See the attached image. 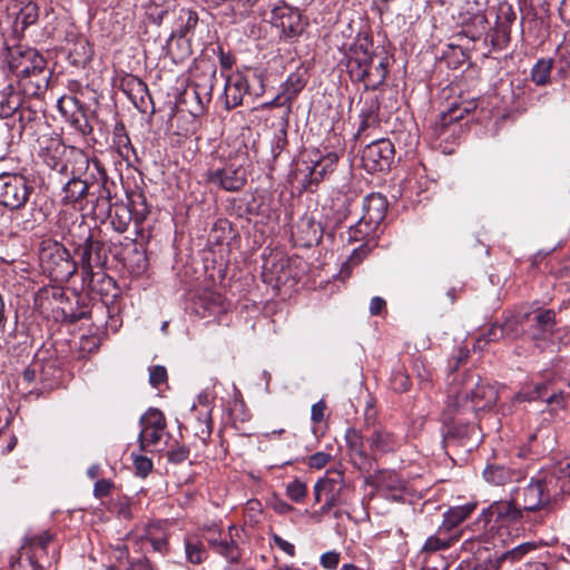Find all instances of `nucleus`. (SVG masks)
<instances>
[{
  "instance_id": "f257e3e1",
  "label": "nucleus",
  "mask_w": 570,
  "mask_h": 570,
  "mask_svg": "<svg viewBox=\"0 0 570 570\" xmlns=\"http://www.w3.org/2000/svg\"><path fill=\"white\" fill-rule=\"evenodd\" d=\"M499 400V390L479 374L465 372L448 392L442 422L446 439H463L474 429L480 411L491 410Z\"/></svg>"
},
{
  "instance_id": "f03ea898",
  "label": "nucleus",
  "mask_w": 570,
  "mask_h": 570,
  "mask_svg": "<svg viewBox=\"0 0 570 570\" xmlns=\"http://www.w3.org/2000/svg\"><path fill=\"white\" fill-rule=\"evenodd\" d=\"M346 69L355 82H363L366 89L375 90L384 83L387 75L386 57L373 51L368 37H358L348 48Z\"/></svg>"
},
{
  "instance_id": "7ed1b4c3",
  "label": "nucleus",
  "mask_w": 570,
  "mask_h": 570,
  "mask_svg": "<svg viewBox=\"0 0 570 570\" xmlns=\"http://www.w3.org/2000/svg\"><path fill=\"white\" fill-rule=\"evenodd\" d=\"M563 491L564 481L557 472L539 473L522 491V509L529 512L541 510L556 502Z\"/></svg>"
},
{
  "instance_id": "20e7f679",
  "label": "nucleus",
  "mask_w": 570,
  "mask_h": 570,
  "mask_svg": "<svg viewBox=\"0 0 570 570\" xmlns=\"http://www.w3.org/2000/svg\"><path fill=\"white\" fill-rule=\"evenodd\" d=\"M80 242H73L75 254L79 256L80 267L83 274V281L89 285L95 276L102 271L108 261V253L102 240L95 237L91 229L85 225H78Z\"/></svg>"
},
{
  "instance_id": "39448f33",
  "label": "nucleus",
  "mask_w": 570,
  "mask_h": 570,
  "mask_svg": "<svg viewBox=\"0 0 570 570\" xmlns=\"http://www.w3.org/2000/svg\"><path fill=\"white\" fill-rule=\"evenodd\" d=\"M39 259L43 272L55 282H68L78 268L69 250L62 244L50 239L41 243Z\"/></svg>"
},
{
  "instance_id": "423d86ee",
  "label": "nucleus",
  "mask_w": 570,
  "mask_h": 570,
  "mask_svg": "<svg viewBox=\"0 0 570 570\" xmlns=\"http://www.w3.org/2000/svg\"><path fill=\"white\" fill-rule=\"evenodd\" d=\"M129 205L115 202L110 212L105 213V217L110 219L112 229L119 234H122L128 229L132 219L137 225H139L149 214L146 197L142 193H132L129 196Z\"/></svg>"
},
{
  "instance_id": "0eeeda50",
  "label": "nucleus",
  "mask_w": 570,
  "mask_h": 570,
  "mask_svg": "<svg viewBox=\"0 0 570 570\" xmlns=\"http://www.w3.org/2000/svg\"><path fill=\"white\" fill-rule=\"evenodd\" d=\"M263 91L264 81L261 75L253 73L252 77H248L235 72L226 78L223 95L224 106L230 110L243 104L245 95L259 96Z\"/></svg>"
},
{
  "instance_id": "6e6552de",
  "label": "nucleus",
  "mask_w": 570,
  "mask_h": 570,
  "mask_svg": "<svg viewBox=\"0 0 570 570\" xmlns=\"http://www.w3.org/2000/svg\"><path fill=\"white\" fill-rule=\"evenodd\" d=\"M515 401L521 402H533L543 401L551 406V411L564 410L567 406V396L563 391H552L551 382L537 383L533 387L527 392L517 393L510 401V403H502L498 412L503 415L510 414L513 411V404Z\"/></svg>"
},
{
  "instance_id": "1a4fd4ad",
  "label": "nucleus",
  "mask_w": 570,
  "mask_h": 570,
  "mask_svg": "<svg viewBox=\"0 0 570 570\" xmlns=\"http://www.w3.org/2000/svg\"><path fill=\"white\" fill-rule=\"evenodd\" d=\"M32 187L23 175L0 174V205L11 210L20 209L26 205Z\"/></svg>"
},
{
  "instance_id": "9d476101",
  "label": "nucleus",
  "mask_w": 570,
  "mask_h": 570,
  "mask_svg": "<svg viewBox=\"0 0 570 570\" xmlns=\"http://www.w3.org/2000/svg\"><path fill=\"white\" fill-rule=\"evenodd\" d=\"M395 155L394 145L390 139H376L367 144L362 150V166L368 173L389 170Z\"/></svg>"
},
{
  "instance_id": "9b49d317",
  "label": "nucleus",
  "mask_w": 570,
  "mask_h": 570,
  "mask_svg": "<svg viewBox=\"0 0 570 570\" xmlns=\"http://www.w3.org/2000/svg\"><path fill=\"white\" fill-rule=\"evenodd\" d=\"M140 433L138 442L141 451H148L149 448L156 446L161 441L167 428L164 413L155 407H150L140 417Z\"/></svg>"
},
{
  "instance_id": "f8f14e48",
  "label": "nucleus",
  "mask_w": 570,
  "mask_h": 570,
  "mask_svg": "<svg viewBox=\"0 0 570 570\" xmlns=\"http://www.w3.org/2000/svg\"><path fill=\"white\" fill-rule=\"evenodd\" d=\"M38 156L52 170L66 174L68 166L66 163L67 146L58 135H42L38 138Z\"/></svg>"
},
{
  "instance_id": "ddd939ff",
  "label": "nucleus",
  "mask_w": 570,
  "mask_h": 570,
  "mask_svg": "<svg viewBox=\"0 0 570 570\" xmlns=\"http://www.w3.org/2000/svg\"><path fill=\"white\" fill-rule=\"evenodd\" d=\"M8 66L17 79H21L47 67L46 59L33 48L9 50Z\"/></svg>"
},
{
  "instance_id": "4468645a",
  "label": "nucleus",
  "mask_w": 570,
  "mask_h": 570,
  "mask_svg": "<svg viewBox=\"0 0 570 570\" xmlns=\"http://www.w3.org/2000/svg\"><path fill=\"white\" fill-rule=\"evenodd\" d=\"M51 541L52 535L48 531L31 538L28 547H23L11 562L12 570H45V566L39 563V551H46Z\"/></svg>"
},
{
  "instance_id": "2eb2a0df",
  "label": "nucleus",
  "mask_w": 570,
  "mask_h": 570,
  "mask_svg": "<svg viewBox=\"0 0 570 570\" xmlns=\"http://www.w3.org/2000/svg\"><path fill=\"white\" fill-rule=\"evenodd\" d=\"M272 23L281 29L282 37L285 39L298 37L305 27L301 11L285 2L273 9Z\"/></svg>"
},
{
  "instance_id": "dca6fc26",
  "label": "nucleus",
  "mask_w": 570,
  "mask_h": 570,
  "mask_svg": "<svg viewBox=\"0 0 570 570\" xmlns=\"http://www.w3.org/2000/svg\"><path fill=\"white\" fill-rule=\"evenodd\" d=\"M246 169L242 165L233 163L223 168L209 169L207 171L208 183L216 185L227 191H237L246 184Z\"/></svg>"
},
{
  "instance_id": "f3484780",
  "label": "nucleus",
  "mask_w": 570,
  "mask_h": 570,
  "mask_svg": "<svg viewBox=\"0 0 570 570\" xmlns=\"http://www.w3.org/2000/svg\"><path fill=\"white\" fill-rule=\"evenodd\" d=\"M523 511L514 499L500 500L483 510L482 518L487 523L493 521L499 525H511L521 521Z\"/></svg>"
},
{
  "instance_id": "a211bd4d",
  "label": "nucleus",
  "mask_w": 570,
  "mask_h": 570,
  "mask_svg": "<svg viewBox=\"0 0 570 570\" xmlns=\"http://www.w3.org/2000/svg\"><path fill=\"white\" fill-rule=\"evenodd\" d=\"M98 174L99 183L96 185L97 190L95 191L96 199L94 205V213L97 217H105V213L110 212V208L115 204L112 202L116 198V184L107 177L104 168L100 167L98 161L94 163ZM95 188V185H94Z\"/></svg>"
},
{
  "instance_id": "6ab92c4d",
  "label": "nucleus",
  "mask_w": 570,
  "mask_h": 570,
  "mask_svg": "<svg viewBox=\"0 0 570 570\" xmlns=\"http://www.w3.org/2000/svg\"><path fill=\"white\" fill-rule=\"evenodd\" d=\"M338 156L336 153L328 151L326 155L317 157V153L315 154V158H311L312 166H306L308 170V177L305 179L304 187L308 190H313V186H317L324 177L332 173L337 164Z\"/></svg>"
},
{
  "instance_id": "aec40b11",
  "label": "nucleus",
  "mask_w": 570,
  "mask_h": 570,
  "mask_svg": "<svg viewBox=\"0 0 570 570\" xmlns=\"http://www.w3.org/2000/svg\"><path fill=\"white\" fill-rule=\"evenodd\" d=\"M556 312L553 309H539L530 315V333L534 340H547L557 328Z\"/></svg>"
},
{
  "instance_id": "412c9836",
  "label": "nucleus",
  "mask_w": 570,
  "mask_h": 570,
  "mask_svg": "<svg viewBox=\"0 0 570 570\" xmlns=\"http://www.w3.org/2000/svg\"><path fill=\"white\" fill-rule=\"evenodd\" d=\"M387 210V200L385 196L379 193H372L363 200V214L361 219L368 222L370 225L380 227L385 218Z\"/></svg>"
},
{
  "instance_id": "4be33fe9",
  "label": "nucleus",
  "mask_w": 570,
  "mask_h": 570,
  "mask_svg": "<svg viewBox=\"0 0 570 570\" xmlns=\"http://www.w3.org/2000/svg\"><path fill=\"white\" fill-rule=\"evenodd\" d=\"M485 482L494 487H504L507 484L519 482L523 479L520 470H514L501 464H489L483 470Z\"/></svg>"
},
{
  "instance_id": "5701e85b",
  "label": "nucleus",
  "mask_w": 570,
  "mask_h": 570,
  "mask_svg": "<svg viewBox=\"0 0 570 570\" xmlns=\"http://www.w3.org/2000/svg\"><path fill=\"white\" fill-rule=\"evenodd\" d=\"M476 503L469 502L463 505L452 507L443 514L442 524L439 527V534L452 532L463 521H465L475 510Z\"/></svg>"
},
{
  "instance_id": "b1692460",
  "label": "nucleus",
  "mask_w": 570,
  "mask_h": 570,
  "mask_svg": "<svg viewBox=\"0 0 570 570\" xmlns=\"http://www.w3.org/2000/svg\"><path fill=\"white\" fill-rule=\"evenodd\" d=\"M197 22L198 16L195 11L185 8L179 9L176 20V27L173 30L167 42V47L169 48L170 51H173L175 38L178 37L177 43L183 41V39L186 38L187 35L196 27Z\"/></svg>"
},
{
  "instance_id": "393cba45",
  "label": "nucleus",
  "mask_w": 570,
  "mask_h": 570,
  "mask_svg": "<svg viewBox=\"0 0 570 570\" xmlns=\"http://www.w3.org/2000/svg\"><path fill=\"white\" fill-rule=\"evenodd\" d=\"M476 104L474 100H465L460 104L453 102L448 110L442 111L439 116V120L435 122L436 130L441 132L450 124L459 121L475 110Z\"/></svg>"
},
{
  "instance_id": "a878e982",
  "label": "nucleus",
  "mask_w": 570,
  "mask_h": 570,
  "mask_svg": "<svg viewBox=\"0 0 570 570\" xmlns=\"http://www.w3.org/2000/svg\"><path fill=\"white\" fill-rule=\"evenodd\" d=\"M535 549V544L532 542L521 543L511 550H508L500 556H495L494 558L489 557L487 559L485 569L487 570H500L504 562L514 563L523 559V557L533 551Z\"/></svg>"
},
{
  "instance_id": "bb28decb",
  "label": "nucleus",
  "mask_w": 570,
  "mask_h": 570,
  "mask_svg": "<svg viewBox=\"0 0 570 570\" xmlns=\"http://www.w3.org/2000/svg\"><path fill=\"white\" fill-rule=\"evenodd\" d=\"M373 453L393 452L399 446V440L393 432L385 428L375 429L367 439Z\"/></svg>"
},
{
  "instance_id": "cd10ccee",
  "label": "nucleus",
  "mask_w": 570,
  "mask_h": 570,
  "mask_svg": "<svg viewBox=\"0 0 570 570\" xmlns=\"http://www.w3.org/2000/svg\"><path fill=\"white\" fill-rule=\"evenodd\" d=\"M21 96L6 80L0 81V118L12 116L20 107Z\"/></svg>"
},
{
  "instance_id": "c85d7f7f",
  "label": "nucleus",
  "mask_w": 570,
  "mask_h": 570,
  "mask_svg": "<svg viewBox=\"0 0 570 570\" xmlns=\"http://www.w3.org/2000/svg\"><path fill=\"white\" fill-rule=\"evenodd\" d=\"M94 185H88L87 181L79 178H71L62 189L61 200L65 205H70L79 202L85 196H94L95 190H91Z\"/></svg>"
},
{
  "instance_id": "c756f323",
  "label": "nucleus",
  "mask_w": 570,
  "mask_h": 570,
  "mask_svg": "<svg viewBox=\"0 0 570 570\" xmlns=\"http://www.w3.org/2000/svg\"><path fill=\"white\" fill-rule=\"evenodd\" d=\"M49 79V72L45 67L39 72L18 79V82L26 95L38 96L48 88Z\"/></svg>"
},
{
  "instance_id": "7c9ffc66",
  "label": "nucleus",
  "mask_w": 570,
  "mask_h": 570,
  "mask_svg": "<svg viewBox=\"0 0 570 570\" xmlns=\"http://www.w3.org/2000/svg\"><path fill=\"white\" fill-rule=\"evenodd\" d=\"M379 110L380 102L377 98L370 97L363 101V106L360 110L361 122L357 130L358 135L379 125Z\"/></svg>"
},
{
  "instance_id": "2f4dec72",
  "label": "nucleus",
  "mask_w": 570,
  "mask_h": 570,
  "mask_svg": "<svg viewBox=\"0 0 570 570\" xmlns=\"http://www.w3.org/2000/svg\"><path fill=\"white\" fill-rule=\"evenodd\" d=\"M217 69L215 66L210 65L205 70H203L199 75L196 76L194 87L195 95L197 99L202 102V96L206 98L207 101L212 98V92L214 89V83L216 81Z\"/></svg>"
},
{
  "instance_id": "473e14b6",
  "label": "nucleus",
  "mask_w": 570,
  "mask_h": 570,
  "mask_svg": "<svg viewBox=\"0 0 570 570\" xmlns=\"http://www.w3.org/2000/svg\"><path fill=\"white\" fill-rule=\"evenodd\" d=\"M306 72L305 71H296L291 73L286 81L283 85V98L284 104H287V112L291 111L292 101L298 96V94L306 86Z\"/></svg>"
},
{
  "instance_id": "72a5a7b5",
  "label": "nucleus",
  "mask_w": 570,
  "mask_h": 570,
  "mask_svg": "<svg viewBox=\"0 0 570 570\" xmlns=\"http://www.w3.org/2000/svg\"><path fill=\"white\" fill-rule=\"evenodd\" d=\"M379 228L375 225H370L368 222L358 219L357 223L348 228V243H370V240L377 242Z\"/></svg>"
},
{
  "instance_id": "f704fd0d",
  "label": "nucleus",
  "mask_w": 570,
  "mask_h": 570,
  "mask_svg": "<svg viewBox=\"0 0 570 570\" xmlns=\"http://www.w3.org/2000/svg\"><path fill=\"white\" fill-rule=\"evenodd\" d=\"M412 371L421 389H429L432 386L434 370L425 357L421 355L415 356L412 362Z\"/></svg>"
},
{
  "instance_id": "c9c22d12",
  "label": "nucleus",
  "mask_w": 570,
  "mask_h": 570,
  "mask_svg": "<svg viewBox=\"0 0 570 570\" xmlns=\"http://www.w3.org/2000/svg\"><path fill=\"white\" fill-rule=\"evenodd\" d=\"M39 18V7L35 2L26 3L18 12L14 20V30L23 32L30 26H33Z\"/></svg>"
},
{
  "instance_id": "e433bc0d",
  "label": "nucleus",
  "mask_w": 570,
  "mask_h": 570,
  "mask_svg": "<svg viewBox=\"0 0 570 570\" xmlns=\"http://www.w3.org/2000/svg\"><path fill=\"white\" fill-rule=\"evenodd\" d=\"M530 318V314H509L501 323L504 338L515 340L523 333V322Z\"/></svg>"
},
{
  "instance_id": "4c0bfd02",
  "label": "nucleus",
  "mask_w": 570,
  "mask_h": 570,
  "mask_svg": "<svg viewBox=\"0 0 570 570\" xmlns=\"http://www.w3.org/2000/svg\"><path fill=\"white\" fill-rule=\"evenodd\" d=\"M458 535H452L450 532H445L443 534H439V532L434 535H430L423 544V552H436L440 550L449 549L456 540Z\"/></svg>"
},
{
  "instance_id": "58836bf2",
  "label": "nucleus",
  "mask_w": 570,
  "mask_h": 570,
  "mask_svg": "<svg viewBox=\"0 0 570 570\" xmlns=\"http://www.w3.org/2000/svg\"><path fill=\"white\" fill-rule=\"evenodd\" d=\"M121 86L129 98L136 104L139 98L144 100V96L148 95V87L140 78L136 76H127L122 79Z\"/></svg>"
},
{
  "instance_id": "ea45409f",
  "label": "nucleus",
  "mask_w": 570,
  "mask_h": 570,
  "mask_svg": "<svg viewBox=\"0 0 570 570\" xmlns=\"http://www.w3.org/2000/svg\"><path fill=\"white\" fill-rule=\"evenodd\" d=\"M40 380L48 387H52L60 377L61 370L59 368L56 360H46L45 362L38 361Z\"/></svg>"
},
{
  "instance_id": "a19ab883",
  "label": "nucleus",
  "mask_w": 570,
  "mask_h": 570,
  "mask_svg": "<svg viewBox=\"0 0 570 570\" xmlns=\"http://www.w3.org/2000/svg\"><path fill=\"white\" fill-rule=\"evenodd\" d=\"M352 487L344 488H326L325 489V499H327L332 505L335 508L346 507L351 504L352 501Z\"/></svg>"
},
{
  "instance_id": "79ce46f5",
  "label": "nucleus",
  "mask_w": 570,
  "mask_h": 570,
  "mask_svg": "<svg viewBox=\"0 0 570 570\" xmlns=\"http://www.w3.org/2000/svg\"><path fill=\"white\" fill-rule=\"evenodd\" d=\"M185 550L187 560L194 564H199L207 558L206 549L198 539L186 538Z\"/></svg>"
},
{
  "instance_id": "37998d69",
  "label": "nucleus",
  "mask_w": 570,
  "mask_h": 570,
  "mask_svg": "<svg viewBox=\"0 0 570 570\" xmlns=\"http://www.w3.org/2000/svg\"><path fill=\"white\" fill-rule=\"evenodd\" d=\"M345 440L348 451L352 454L357 455L361 459H366L367 455L364 451L363 436L358 430L348 428L345 433Z\"/></svg>"
},
{
  "instance_id": "c03bdc74",
  "label": "nucleus",
  "mask_w": 570,
  "mask_h": 570,
  "mask_svg": "<svg viewBox=\"0 0 570 570\" xmlns=\"http://www.w3.org/2000/svg\"><path fill=\"white\" fill-rule=\"evenodd\" d=\"M216 553L226 558L229 562L236 563L240 559V550L238 544L230 538V535H224L223 541L218 544L215 550Z\"/></svg>"
},
{
  "instance_id": "a18cd8bd",
  "label": "nucleus",
  "mask_w": 570,
  "mask_h": 570,
  "mask_svg": "<svg viewBox=\"0 0 570 570\" xmlns=\"http://www.w3.org/2000/svg\"><path fill=\"white\" fill-rule=\"evenodd\" d=\"M554 61L552 59H540L532 67L531 79L534 83L542 86L549 81L551 68Z\"/></svg>"
},
{
  "instance_id": "49530a36",
  "label": "nucleus",
  "mask_w": 570,
  "mask_h": 570,
  "mask_svg": "<svg viewBox=\"0 0 570 570\" xmlns=\"http://www.w3.org/2000/svg\"><path fill=\"white\" fill-rule=\"evenodd\" d=\"M390 386L397 393H404L411 387V380L403 366L393 370L390 377Z\"/></svg>"
},
{
  "instance_id": "de8ad7c7",
  "label": "nucleus",
  "mask_w": 570,
  "mask_h": 570,
  "mask_svg": "<svg viewBox=\"0 0 570 570\" xmlns=\"http://www.w3.org/2000/svg\"><path fill=\"white\" fill-rule=\"evenodd\" d=\"M554 63L561 73L570 77V40L557 48Z\"/></svg>"
},
{
  "instance_id": "09e8293b",
  "label": "nucleus",
  "mask_w": 570,
  "mask_h": 570,
  "mask_svg": "<svg viewBox=\"0 0 570 570\" xmlns=\"http://www.w3.org/2000/svg\"><path fill=\"white\" fill-rule=\"evenodd\" d=\"M376 246L377 242L374 240H370V243H361L360 246L353 249L352 254L346 261V265L356 266L361 264Z\"/></svg>"
},
{
  "instance_id": "8fccbe9b",
  "label": "nucleus",
  "mask_w": 570,
  "mask_h": 570,
  "mask_svg": "<svg viewBox=\"0 0 570 570\" xmlns=\"http://www.w3.org/2000/svg\"><path fill=\"white\" fill-rule=\"evenodd\" d=\"M323 488H344V487H351L348 482L344 480V473L342 470L338 469H331L327 470L324 478H321L318 480Z\"/></svg>"
},
{
  "instance_id": "3c124183",
  "label": "nucleus",
  "mask_w": 570,
  "mask_h": 570,
  "mask_svg": "<svg viewBox=\"0 0 570 570\" xmlns=\"http://www.w3.org/2000/svg\"><path fill=\"white\" fill-rule=\"evenodd\" d=\"M504 338L503 331L501 327L500 322L493 323L490 328L487 331V333L481 334L476 338V346L479 350H482L485 344L490 342H499L500 340Z\"/></svg>"
},
{
  "instance_id": "603ef678",
  "label": "nucleus",
  "mask_w": 570,
  "mask_h": 570,
  "mask_svg": "<svg viewBox=\"0 0 570 570\" xmlns=\"http://www.w3.org/2000/svg\"><path fill=\"white\" fill-rule=\"evenodd\" d=\"M200 303L205 309L208 311V315L219 314L226 311L220 295L210 293L200 298Z\"/></svg>"
},
{
  "instance_id": "864d4df0",
  "label": "nucleus",
  "mask_w": 570,
  "mask_h": 570,
  "mask_svg": "<svg viewBox=\"0 0 570 570\" xmlns=\"http://www.w3.org/2000/svg\"><path fill=\"white\" fill-rule=\"evenodd\" d=\"M286 494L291 498L292 501L299 503L305 499L307 494L306 484L303 481L296 479L286 485Z\"/></svg>"
},
{
  "instance_id": "5fc2aeb1",
  "label": "nucleus",
  "mask_w": 570,
  "mask_h": 570,
  "mask_svg": "<svg viewBox=\"0 0 570 570\" xmlns=\"http://www.w3.org/2000/svg\"><path fill=\"white\" fill-rule=\"evenodd\" d=\"M70 124L82 136H87L92 131V127L82 110H78L71 115Z\"/></svg>"
},
{
  "instance_id": "6e6d98bb",
  "label": "nucleus",
  "mask_w": 570,
  "mask_h": 570,
  "mask_svg": "<svg viewBox=\"0 0 570 570\" xmlns=\"http://www.w3.org/2000/svg\"><path fill=\"white\" fill-rule=\"evenodd\" d=\"M288 141H287V130L285 127L278 130V132L275 134L271 147V154L273 160H276V158L282 154V151L286 148Z\"/></svg>"
},
{
  "instance_id": "4d7b16f0",
  "label": "nucleus",
  "mask_w": 570,
  "mask_h": 570,
  "mask_svg": "<svg viewBox=\"0 0 570 570\" xmlns=\"http://www.w3.org/2000/svg\"><path fill=\"white\" fill-rule=\"evenodd\" d=\"M135 472L140 478H146L153 470V461L145 455L134 456Z\"/></svg>"
},
{
  "instance_id": "13d9d810",
  "label": "nucleus",
  "mask_w": 570,
  "mask_h": 570,
  "mask_svg": "<svg viewBox=\"0 0 570 570\" xmlns=\"http://www.w3.org/2000/svg\"><path fill=\"white\" fill-rule=\"evenodd\" d=\"M166 456L170 463L180 464L188 459L189 449L185 445H178L168 450Z\"/></svg>"
},
{
  "instance_id": "bf43d9fd",
  "label": "nucleus",
  "mask_w": 570,
  "mask_h": 570,
  "mask_svg": "<svg viewBox=\"0 0 570 570\" xmlns=\"http://www.w3.org/2000/svg\"><path fill=\"white\" fill-rule=\"evenodd\" d=\"M511 26L497 22L492 41L499 46H505L510 41Z\"/></svg>"
},
{
  "instance_id": "052dcab7",
  "label": "nucleus",
  "mask_w": 570,
  "mask_h": 570,
  "mask_svg": "<svg viewBox=\"0 0 570 570\" xmlns=\"http://www.w3.org/2000/svg\"><path fill=\"white\" fill-rule=\"evenodd\" d=\"M177 39H178V37L175 38V41L173 45V51H170L169 49H168V51L175 59L183 60L190 56V53H191L190 46H189L188 41L186 40V38H184L183 41H180L179 43H177Z\"/></svg>"
},
{
  "instance_id": "680f3d73",
  "label": "nucleus",
  "mask_w": 570,
  "mask_h": 570,
  "mask_svg": "<svg viewBox=\"0 0 570 570\" xmlns=\"http://www.w3.org/2000/svg\"><path fill=\"white\" fill-rule=\"evenodd\" d=\"M515 19L517 14L512 6L508 3H503L500 6L497 22L511 26L515 21Z\"/></svg>"
},
{
  "instance_id": "e2e57ef3",
  "label": "nucleus",
  "mask_w": 570,
  "mask_h": 570,
  "mask_svg": "<svg viewBox=\"0 0 570 570\" xmlns=\"http://www.w3.org/2000/svg\"><path fill=\"white\" fill-rule=\"evenodd\" d=\"M167 381V370L161 365H155L149 368V383L154 387H158L160 384Z\"/></svg>"
},
{
  "instance_id": "0e129e2a",
  "label": "nucleus",
  "mask_w": 570,
  "mask_h": 570,
  "mask_svg": "<svg viewBox=\"0 0 570 570\" xmlns=\"http://www.w3.org/2000/svg\"><path fill=\"white\" fill-rule=\"evenodd\" d=\"M16 112L19 114L20 132H22L26 129L27 125L32 122L37 117L36 111L31 110L30 108L22 107L21 104L19 109L16 110Z\"/></svg>"
},
{
  "instance_id": "69168bd1",
  "label": "nucleus",
  "mask_w": 570,
  "mask_h": 570,
  "mask_svg": "<svg viewBox=\"0 0 570 570\" xmlns=\"http://www.w3.org/2000/svg\"><path fill=\"white\" fill-rule=\"evenodd\" d=\"M320 563L323 568L334 570L340 563V553L336 551H328L321 556Z\"/></svg>"
},
{
  "instance_id": "338daca9",
  "label": "nucleus",
  "mask_w": 570,
  "mask_h": 570,
  "mask_svg": "<svg viewBox=\"0 0 570 570\" xmlns=\"http://www.w3.org/2000/svg\"><path fill=\"white\" fill-rule=\"evenodd\" d=\"M268 505L276 512V513H279V514H287L289 513L291 511L294 510V508L287 503L286 501H284L283 499H281L277 495H274L269 499L268 501Z\"/></svg>"
},
{
  "instance_id": "774afa93",
  "label": "nucleus",
  "mask_w": 570,
  "mask_h": 570,
  "mask_svg": "<svg viewBox=\"0 0 570 570\" xmlns=\"http://www.w3.org/2000/svg\"><path fill=\"white\" fill-rule=\"evenodd\" d=\"M114 484L110 480L100 479L95 483L94 494L98 499H102L110 494Z\"/></svg>"
}]
</instances>
